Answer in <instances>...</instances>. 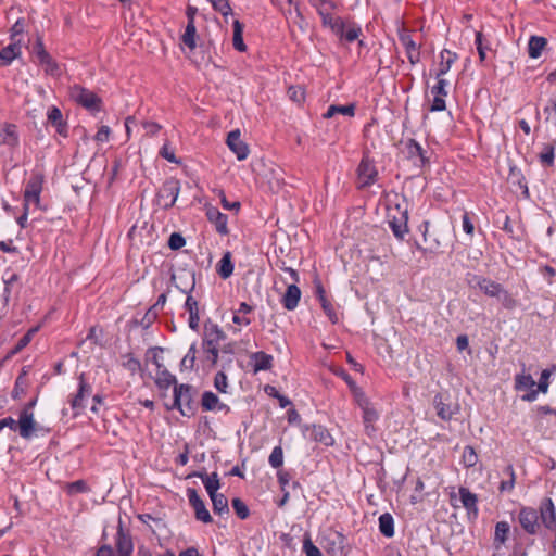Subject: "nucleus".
<instances>
[{"label": "nucleus", "instance_id": "58", "mask_svg": "<svg viewBox=\"0 0 556 556\" xmlns=\"http://www.w3.org/2000/svg\"><path fill=\"white\" fill-rule=\"evenodd\" d=\"M504 473L508 476V480L502 481L498 489L501 492H510L515 485V471L513 466L508 465L505 468Z\"/></svg>", "mask_w": 556, "mask_h": 556}, {"label": "nucleus", "instance_id": "43", "mask_svg": "<svg viewBox=\"0 0 556 556\" xmlns=\"http://www.w3.org/2000/svg\"><path fill=\"white\" fill-rule=\"evenodd\" d=\"M433 405L437 409V415L444 421H448L452 419L453 412L450 405L443 402L442 395L437 394L433 399Z\"/></svg>", "mask_w": 556, "mask_h": 556}, {"label": "nucleus", "instance_id": "63", "mask_svg": "<svg viewBox=\"0 0 556 556\" xmlns=\"http://www.w3.org/2000/svg\"><path fill=\"white\" fill-rule=\"evenodd\" d=\"M303 552L306 556H323L320 549L312 542L309 535L304 538Z\"/></svg>", "mask_w": 556, "mask_h": 556}, {"label": "nucleus", "instance_id": "40", "mask_svg": "<svg viewBox=\"0 0 556 556\" xmlns=\"http://www.w3.org/2000/svg\"><path fill=\"white\" fill-rule=\"evenodd\" d=\"M233 27V37H232V46L239 52H244L247 50V46L243 41V24L239 20H235L232 22Z\"/></svg>", "mask_w": 556, "mask_h": 556}, {"label": "nucleus", "instance_id": "8", "mask_svg": "<svg viewBox=\"0 0 556 556\" xmlns=\"http://www.w3.org/2000/svg\"><path fill=\"white\" fill-rule=\"evenodd\" d=\"M540 517V509L536 510L533 507L523 506L519 510L518 515V521L521 526V528L528 533V534H536L540 523H539Z\"/></svg>", "mask_w": 556, "mask_h": 556}, {"label": "nucleus", "instance_id": "21", "mask_svg": "<svg viewBox=\"0 0 556 556\" xmlns=\"http://www.w3.org/2000/svg\"><path fill=\"white\" fill-rule=\"evenodd\" d=\"M22 53L21 40H11V42L0 50V65L8 66L13 60Z\"/></svg>", "mask_w": 556, "mask_h": 556}, {"label": "nucleus", "instance_id": "10", "mask_svg": "<svg viewBox=\"0 0 556 556\" xmlns=\"http://www.w3.org/2000/svg\"><path fill=\"white\" fill-rule=\"evenodd\" d=\"M187 497L190 506L194 510V516L197 520L202 521L204 523H210L213 521L212 516L207 510L204 501L199 496L195 489L188 488Z\"/></svg>", "mask_w": 556, "mask_h": 556}, {"label": "nucleus", "instance_id": "38", "mask_svg": "<svg viewBox=\"0 0 556 556\" xmlns=\"http://www.w3.org/2000/svg\"><path fill=\"white\" fill-rule=\"evenodd\" d=\"M321 26L325 28H329L332 34L340 33L341 31V23L343 22V18L340 16H336L334 12L331 13H324L319 15Z\"/></svg>", "mask_w": 556, "mask_h": 556}, {"label": "nucleus", "instance_id": "4", "mask_svg": "<svg viewBox=\"0 0 556 556\" xmlns=\"http://www.w3.org/2000/svg\"><path fill=\"white\" fill-rule=\"evenodd\" d=\"M378 180V170L375 162L368 156H363L357 167V184L359 189L372 186Z\"/></svg>", "mask_w": 556, "mask_h": 556}, {"label": "nucleus", "instance_id": "22", "mask_svg": "<svg viewBox=\"0 0 556 556\" xmlns=\"http://www.w3.org/2000/svg\"><path fill=\"white\" fill-rule=\"evenodd\" d=\"M184 308L189 314L188 325L190 329L197 331L200 323L199 302L190 294V292L187 295Z\"/></svg>", "mask_w": 556, "mask_h": 556}, {"label": "nucleus", "instance_id": "30", "mask_svg": "<svg viewBox=\"0 0 556 556\" xmlns=\"http://www.w3.org/2000/svg\"><path fill=\"white\" fill-rule=\"evenodd\" d=\"M407 220H408V213H407V210H405L401 213L400 218L394 217L393 219H391L389 222V226H390L393 235L397 239H403L404 236L408 232Z\"/></svg>", "mask_w": 556, "mask_h": 556}, {"label": "nucleus", "instance_id": "53", "mask_svg": "<svg viewBox=\"0 0 556 556\" xmlns=\"http://www.w3.org/2000/svg\"><path fill=\"white\" fill-rule=\"evenodd\" d=\"M319 303L328 319L332 324H337L339 321V316L332 302L328 298H326L319 301Z\"/></svg>", "mask_w": 556, "mask_h": 556}, {"label": "nucleus", "instance_id": "18", "mask_svg": "<svg viewBox=\"0 0 556 556\" xmlns=\"http://www.w3.org/2000/svg\"><path fill=\"white\" fill-rule=\"evenodd\" d=\"M18 144V131L15 124L0 123V146L15 147Z\"/></svg>", "mask_w": 556, "mask_h": 556}, {"label": "nucleus", "instance_id": "14", "mask_svg": "<svg viewBox=\"0 0 556 556\" xmlns=\"http://www.w3.org/2000/svg\"><path fill=\"white\" fill-rule=\"evenodd\" d=\"M206 217L211 224L214 225L215 230L220 236H227L229 233L228 229V216L222 213L215 206L206 207Z\"/></svg>", "mask_w": 556, "mask_h": 556}, {"label": "nucleus", "instance_id": "49", "mask_svg": "<svg viewBox=\"0 0 556 556\" xmlns=\"http://www.w3.org/2000/svg\"><path fill=\"white\" fill-rule=\"evenodd\" d=\"M536 386L531 375L519 374L515 377V389L518 391L530 390Z\"/></svg>", "mask_w": 556, "mask_h": 556}, {"label": "nucleus", "instance_id": "33", "mask_svg": "<svg viewBox=\"0 0 556 556\" xmlns=\"http://www.w3.org/2000/svg\"><path fill=\"white\" fill-rule=\"evenodd\" d=\"M429 227H430V222L425 220L419 226V229L422 232L424 242L427 244V248L425 250L433 253L441 248V242L437 236H434L433 233H430Z\"/></svg>", "mask_w": 556, "mask_h": 556}, {"label": "nucleus", "instance_id": "64", "mask_svg": "<svg viewBox=\"0 0 556 556\" xmlns=\"http://www.w3.org/2000/svg\"><path fill=\"white\" fill-rule=\"evenodd\" d=\"M88 491V485L84 480H76L66 485V492L70 495L77 493H86Z\"/></svg>", "mask_w": 556, "mask_h": 556}, {"label": "nucleus", "instance_id": "57", "mask_svg": "<svg viewBox=\"0 0 556 556\" xmlns=\"http://www.w3.org/2000/svg\"><path fill=\"white\" fill-rule=\"evenodd\" d=\"M197 344L192 343L180 363L181 369H192L195 362Z\"/></svg>", "mask_w": 556, "mask_h": 556}, {"label": "nucleus", "instance_id": "12", "mask_svg": "<svg viewBox=\"0 0 556 556\" xmlns=\"http://www.w3.org/2000/svg\"><path fill=\"white\" fill-rule=\"evenodd\" d=\"M540 517L544 527L555 531L556 545V508L551 497H545L540 503Z\"/></svg>", "mask_w": 556, "mask_h": 556}, {"label": "nucleus", "instance_id": "15", "mask_svg": "<svg viewBox=\"0 0 556 556\" xmlns=\"http://www.w3.org/2000/svg\"><path fill=\"white\" fill-rule=\"evenodd\" d=\"M363 412V422L367 435L372 437L376 432L375 422L379 419V414L375 407L365 399L359 402Z\"/></svg>", "mask_w": 556, "mask_h": 556}, {"label": "nucleus", "instance_id": "45", "mask_svg": "<svg viewBox=\"0 0 556 556\" xmlns=\"http://www.w3.org/2000/svg\"><path fill=\"white\" fill-rule=\"evenodd\" d=\"M309 5L314 8L318 15L331 13L338 10V5L333 0H307Z\"/></svg>", "mask_w": 556, "mask_h": 556}, {"label": "nucleus", "instance_id": "52", "mask_svg": "<svg viewBox=\"0 0 556 556\" xmlns=\"http://www.w3.org/2000/svg\"><path fill=\"white\" fill-rule=\"evenodd\" d=\"M123 367L129 371L131 375H135L141 370V363L138 358H136L132 354H126L123 356Z\"/></svg>", "mask_w": 556, "mask_h": 556}, {"label": "nucleus", "instance_id": "32", "mask_svg": "<svg viewBox=\"0 0 556 556\" xmlns=\"http://www.w3.org/2000/svg\"><path fill=\"white\" fill-rule=\"evenodd\" d=\"M441 62L435 73V77H443L451 70L454 62L457 60V54L448 49H443L440 52Z\"/></svg>", "mask_w": 556, "mask_h": 556}, {"label": "nucleus", "instance_id": "34", "mask_svg": "<svg viewBox=\"0 0 556 556\" xmlns=\"http://www.w3.org/2000/svg\"><path fill=\"white\" fill-rule=\"evenodd\" d=\"M311 437L315 442L321 443L325 446H331L334 443V439L328 429L321 425H314L312 427Z\"/></svg>", "mask_w": 556, "mask_h": 556}, {"label": "nucleus", "instance_id": "48", "mask_svg": "<svg viewBox=\"0 0 556 556\" xmlns=\"http://www.w3.org/2000/svg\"><path fill=\"white\" fill-rule=\"evenodd\" d=\"M210 498L215 514L224 515L229 513L228 500L224 494L218 493Z\"/></svg>", "mask_w": 556, "mask_h": 556}, {"label": "nucleus", "instance_id": "5", "mask_svg": "<svg viewBox=\"0 0 556 556\" xmlns=\"http://www.w3.org/2000/svg\"><path fill=\"white\" fill-rule=\"evenodd\" d=\"M3 280V292L2 303L3 306H8L11 300H17L21 293V277L16 273L7 271L2 278Z\"/></svg>", "mask_w": 556, "mask_h": 556}, {"label": "nucleus", "instance_id": "44", "mask_svg": "<svg viewBox=\"0 0 556 556\" xmlns=\"http://www.w3.org/2000/svg\"><path fill=\"white\" fill-rule=\"evenodd\" d=\"M41 54V59L38 60V63L45 67L46 74L59 76L61 74V70L56 61L50 54Z\"/></svg>", "mask_w": 556, "mask_h": 556}, {"label": "nucleus", "instance_id": "6", "mask_svg": "<svg viewBox=\"0 0 556 556\" xmlns=\"http://www.w3.org/2000/svg\"><path fill=\"white\" fill-rule=\"evenodd\" d=\"M43 176L40 174L33 175L26 184L23 199L24 205L34 203L36 206L40 205V194L42 191Z\"/></svg>", "mask_w": 556, "mask_h": 556}, {"label": "nucleus", "instance_id": "24", "mask_svg": "<svg viewBox=\"0 0 556 556\" xmlns=\"http://www.w3.org/2000/svg\"><path fill=\"white\" fill-rule=\"evenodd\" d=\"M510 533V526L507 521H498L495 525L493 546L494 552L502 553L503 545Z\"/></svg>", "mask_w": 556, "mask_h": 556}, {"label": "nucleus", "instance_id": "35", "mask_svg": "<svg viewBox=\"0 0 556 556\" xmlns=\"http://www.w3.org/2000/svg\"><path fill=\"white\" fill-rule=\"evenodd\" d=\"M155 384L161 390H167L170 386H178L176 377L166 367L156 371Z\"/></svg>", "mask_w": 556, "mask_h": 556}, {"label": "nucleus", "instance_id": "2", "mask_svg": "<svg viewBox=\"0 0 556 556\" xmlns=\"http://www.w3.org/2000/svg\"><path fill=\"white\" fill-rule=\"evenodd\" d=\"M193 388L190 384L181 383L174 388V403L172 408H176L182 416L191 417L197 412V403L193 400Z\"/></svg>", "mask_w": 556, "mask_h": 556}, {"label": "nucleus", "instance_id": "19", "mask_svg": "<svg viewBox=\"0 0 556 556\" xmlns=\"http://www.w3.org/2000/svg\"><path fill=\"white\" fill-rule=\"evenodd\" d=\"M459 500L469 516H478V496L468 488L460 486L458 490Z\"/></svg>", "mask_w": 556, "mask_h": 556}, {"label": "nucleus", "instance_id": "46", "mask_svg": "<svg viewBox=\"0 0 556 556\" xmlns=\"http://www.w3.org/2000/svg\"><path fill=\"white\" fill-rule=\"evenodd\" d=\"M218 404H220V400L214 392H203L201 397V406L204 412H215Z\"/></svg>", "mask_w": 556, "mask_h": 556}, {"label": "nucleus", "instance_id": "41", "mask_svg": "<svg viewBox=\"0 0 556 556\" xmlns=\"http://www.w3.org/2000/svg\"><path fill=\"white\" fill-rule=\"evenodd\" d=\"M217 273L223 279L229 278L233 273L231 253L226 252L217 265Z\"/></svg>", "mask_w": 556, "mask_h": 556}, {"label": "nucleus", "instance_id": "59", "mask_svg": "<svg viewBox=\"0 0 556 556\" xmlns=\"http://www.w3.org/2000/svg\"><path fill=\"white\" fill-rule=\"evenodd\" d=\"M232 504V508L236 513V515L244 520L249 517L250 515V510H249V507L247 506V504L239 497H235L231 502Z\"/></svg>", "mask_w": 556, "mask_h": 556}, {"label": "nucleus", "instance_id": "31", "mask_svg": "<svg viewBox=\"0 0 556 556\" xmlns=\"http://www.w3.org/2000/svg\"><path fill=\"white\" fill-rule=\"evenodd\" d=\"M477 280V286L479 289L488 296L496 298L501 290L503 289V286L496 281H493L485 277H475Z\"/></svg>", "mask_w": 556, "mask_h": 556}, {"label": "nucleus", "instance_id": "11", "mask_svg": "<svg viewBox=\"0 0 556 556\" xmlns=\"http://www.w3.org/2000/svg\"><path fill=\"white\" fill-rule=\"evenodd\" d=\"M92 388L86 381L85 374H80L78 377V391L77 393L70 400V404L72 409L75 412V416H77L85 407V399L91 394Z\"/></svg>", "mask_w": 556, "mask_h": 556}, {"label": "nucleus", "instance_id": "20", "mask_svg": "<svg viewBox=\"0 0 556 556\" xmlns=\"http://www.w3.org/2000/svg\"><path fill=\"white\" fill-rule=\"evenodd\" d=\"M341 31L334 33V35L341 40L346 42L355 41L362 34V27L355 22L348 21L341 23Z\"/></svg>", "mask_w": 556, "mask_h": 556}, {"label": "nucleus", "instance_id": "36", "mask_svg": "<svg viewBox=\"0 0 556 556\" xmlns=\"http://www.w3.org/2000/svg\"><path fill=\"white\" fill-rule=\"evenodd\" d=\"M547 45V40L541 36H531L528 42V54L531 59L541 56L542 51Z\"/></svg>", "mask_w": 556, "mask_h": 556}, {"label": "nucleus", "instance_id": "37", "mask_svg": "<svg viewBox=\"0 0 556 556\" xmlns=\"http://www.w3.org/2000/svg\"><path fill=\"white\" fill-rule=\"evenodd\" d=\"M39 330V327H33L30 328L10 350V352L7 355V358L13 357L14 355L18 354L22 350H24L33 340V337L37 333Z\"/></svg>", "mask_w": 556, "mask_h": 556}, {"label": "nucleus", "instance_id": "39", "mask_svg": "<svg viewBox=\"0 0 556 556\" xmlns=\"http://www.w3.org/2000/svg\"><path fill=\"white\" fill-rule=\"evenodd\" d=\"M355 109L356 105L354 103L346 105L332 104L327 109L326 113H324V118H331L336 114H342L352 117L355 115Z\"/></svg>", "mask_w": 556, "mask_h": 556}, {"label": "nucleus", "instance_id": "25", "mask_svg": "<svg viewBox=\"0 0 556 556\" xmlns=\"http://www.w3.org/2000/svg\"><path fill=\"white\" fill-rule=\"evenodd\" d=\"M115 545L119 556H130L132 554L134 544L131 536L124 532L122 526L118 527Z\"/></svg>", "mask_w": 556, "mask_h": 556}, {"label": "nucleus", "instance_id": "9", "mask_svg": "<svg viewBox=\"0 0 556 556\" xmlns=\"http://www.w3.org/2000/svg\"><path fill=\"white\" fill-rule=\"evenodd\" d=\"M180 191V182L175 178L167 179L159 191V202L163 203L164 208L174 206Z\"/></svg>", "mask_w": 556, "mask_h": 556}, {"label": "nucleus", "instance_id": "50", "mask_svg": "<svg viewBox=\"0 0 556 556\" xmlns=\"http://www.w3.org/2000/svg\"><path fill=\"white\" fill-rule=\"evenodd\" d=\"M496 299L501 302L502 306L505 309L511 311L518 306L517 299L513 294H510L507 290H505L504 288L501 290V292L498 293Z\"/></svg>", "mask_w": 556, "mask_h": 556}, {"label": "nucleus", "instance_id": "27", "mask_svg": "<svg viewBox=\"0 0 556 556\" xmlns=\"http://www.w3.org/2000/svg\"><path fill=\"white\" fill-rule=\"evenodd\" d=\"M226 339V333L217 325L213 323H206L204 326V343H214L220 345V342Z\"/></svg>", "mask_w": 556, "mask_h": 556}, {"label": "nucleus", "instance_id": "61", "mask_svg": "<svg viewBox=\"0 0 556 556\" xmlns=\"http://www.w3.org/2000/svg\"><path fill=\"white\" fill-rule=\"evenodd\" d=\"M214 387L220 393L228 392V377L227 375L220 370L214 377Z\"/></svg>", "mask_w": 556, "mask_h": 556}, {"label": "nucleus", "instance_id": "56", "mask_svg": "<svg viewBox=\"0 0 556 556\" xmlns=\"http://www.w3.org/2000/svg\"><path fill=\"white\" fill-rule=\"evenodd\" d=\"M203 350L207 354L206 358L214 366L218 362L219 357V345L214 343H204L202 342Z\"/></svg>", "mask_w": 556, "mask_h": 556}, {"label": "nucleus", "instance_id": "60", "mask_svg": "<svg viewBox=\"0 0 556 556\" xmlns=\"http://www.w3.org/2000/svg\"><path fill=\"white\" fill-rule=\"evenodd\" d=\"M268 463L273 468H280L283 464V451L280 445L275 446L268 457Z\"/></svg>", "mask_w": 556, "mask_h": 556}, {"label": "nucleus", "instance_id": "55", "mask_svg": "<svg viewBox=\"0 0 556 556\" xmlns=\"http://www.w3.org/2000/svg\"><path fill=\"white\" fill-rule=\"evenodd\" d=\"M212 3V7L215 11L219 12L225 21L227 17L232 14V8L229 3V0H208Z\"/></svg>", "mask_w": 556, "mask_h": 556}, {"label": "nucleus", "instance_id": "42", "mask_svg": "<svg viewBox=\"0 0 556 556\" xmlns=\"http://www.w3.org/2000/svg\"><path fill=\"white\" fill-rule=\"evenodd\" d=\"M379 531L386 538L394 535V519L391 514L384 513L379 517Z\"/></svg>", "mask_w": 556, "mask_h": 556}, {"label": "nucleus", "instance_id": "29", "mask_svg": "<svg viewBox=\"0 0 556 556\" xmlns=\"http://www.w3.org/2000/svg\"><path fill=\"white\" fill-rule=\"evenodd\" d=\"M252 312L253 307L250 304L241 302L239 304V307L237 309H233L232 323L239 326L240 328L251 325L252 319L249 317V315Z\"/></svg>", "mask_w": 556, "mask_h": 556}, {"label": "nucleus", "instance_id": "13", "mask_svg": "<svg viewBox=\"0 0 556 556\" xmlns=\"http://www.w3.org/2000/svg\"><path fill=\"white\" fill-rule=\"evenodd\" d=\"M399 40L405 49L406 56L412 65L417 64L420 61V51L412 35L402 29L399 33Z\"/></svg>", "mask_w": 556, "mask_h": 556}, {"label": "nucleus", "instance_id": "7", "mask_svg": "<svg viewBox=\"0 0 556 556\" xmlns=\"http://www.w3.org/2000/svg\"><path fill=\"white\" fill-rule=\"evenodd\" d=\"M406 157L418 168L429 166L430 161L426 156V150L415 139L404 142Z\"/></svg>", "mask_w": 556, "mask_h": 556}, {"label": "nucleus", "instance_id": "23", "mask_svg": "<svg viewBox=\"0 0 556 556\" xmlns=\"http://www.w3.org/2000/svg\"><path fill=\"white\" fill-rule=\"evenodd\" d=\"M301 290L295 285H289L286 292L281 298V304L287 311H293L298 307L299 302L301 300Z\"/></svg>", "mask_w": 556, "mask_h": 556}, {"label": "nucleus", "instance_id": "16", "mask_svg": "<svg viewBox=\"0 0 556 556\" xmlns=\"http://www.w3.org/2000/svg\"><path fill=\"white\" fill-rule=\"evenodd\" d=\"M227 146L236 154L239 161H243L249 155V147L241 140V134L239 129L232 130L227 136Z\"/></svg>", "mask_w": 556, "mask_h": 556}, {"label": "nucleus", "instance_id": "54", "mask_svg": "<svg viewBox=\"0 0 556 556\" xmlns=\"http://www.w3.org/2000/svg\"><path fill=\"white\" fill-rule=\"evenodd\" d=\"M462 463L467 468L473 467L478 463V455L472 446L467 445L464 447Z\"/></svg>", "mask_w": 556, "mask_h": 556}, {"label": "nucleus", "instance_id": "51", "mask_svg": "<svg viewBox=\"0 0 556 556\" xmlns=\"http://www.w3.org/2000/svg\"><path fill=\"white\" fill-rule=\"evenodd\" d=\"M555 159V146L545 143L542 152L539 154L540 162L545 166H553Z\"/></svg>", "mask_w": 556, "mask_h": 556}, {"label": "nucleus", "instance_id": "17", "mask_svg": "<svg viewBox=\"0 0 556 556\" xmlns=\"http://www.w3.org/2000/svg\"><path fill=\"white\" fill-rule=\"evenodd\" d=\"M17 430L23 439H29L36 430V421L34 420V414L28 409H23L20 413Z\"/></svg>", "mask_w": 556, "mask_h": 556}, {"label": "nucleus", "instance_id": "62", "mask_svg": "<svg viewBox=\"0 0 556 556\" xmlns=\"http://www.w3.org/2000/svg\"><path fill=\"white\" fill-rule=\"evenodd\" d=\"M437 78V84L434 86H432L431 88V93L433 96H443V97H446L448 94L447 92V87H448V80L445 79L444 77H435Z\"/></svg>", "mask_w": 556, "mask_h": 556}, {"label": "nucleus", "instance_id": "28", "mask_svg": "<svg viewBox=\"0 0 556 556\" xmlns=\"http://www.w3.org/2000/svg\"><path fill=\"white\" fill-rule=\"evenodd\" d=\"M189 477H199L201 478L206 492L210 497L218 494V489L220 488L219 478L217 472H213L212 475H207L205 472H193Z\"/></svg>", "mask_w": 556, "mask_h": 556}, {"label": "nucleus", "instance_id": "3", "mask_svg": "<svg viewBox=\"0 0 556 556\" xmlns=\"http://www.w3.org/2000/svg\"><path fill=\"white\" fill-rule=\"evenodd\" d=\"M68 96L72 101H74L76 104L83 106L91 113H97L101 111V98L93 91L80 85L75 84L71 86L68 89Z\"/></svg>", "mask_w": 556, "mask_h": 556}, {"label": "nucleus", "instance_id": "47", "mask_svg": "<svg viewBox=\"0 0 556 556\" xmlns=\"http://www.w3.org/2000/svg\"><path fill=\"white\" fill-rule=\"evenodd\" d=\"M195 37H197V28L192 21H189L187 23L186 29L184 35L181 36V41L184 45H186L190 50H194L197 47L195 43Z\"/></svg>", "mask_w": 556, "mask_h": 556}, {"label": "nucleus", "instance_id": "1", "mask_svg": "<svg viewBox=\"0 0 556 556\" xmlns=\"http://www.w3.org/2000/svg\"><path fill=\"white\" fill-rule=\"evenodd\" d=\"M345 535L333 528L325 529L318 536L319 545L329 556H345Z\"/></svg>", "mask_w": 556, "mask_h": 556}, {"label": "nucleus", "instance_id": "26", "mask_svg": "<svg viewBox=\"0 0 556 556\" xmlns=\"http://www.w3.org/2000/svg\"><path fill=\"white\" fill-rule=\"evenodd\" d=\"M250 359L255 374L273 367V356L263 351L252 353Z\"/></svg>", "mask_w": 556, "mask_h": 556}]
</instances>
